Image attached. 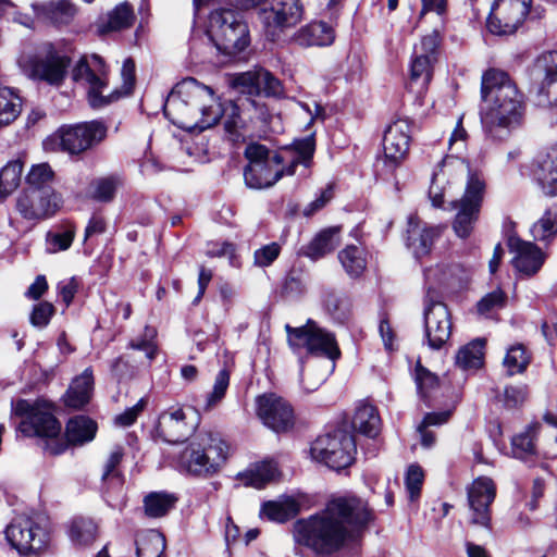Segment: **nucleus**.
Segmentation results:
<instances>
[{"label": "nucleus", "instance_id": "f257e3e1", "mask_svg": "<svg viewBox=\"0 0 557 557\" xmlns=\"http://www.w3.org/2000/svg\"><path fill=\"white\" fill-rule=\"evenodd\" d=\"M372 519L373 513L363 499L333 497L319 512L295 522V540L315 555L330 557L354 541Z\"/></svg>", "mask_w": 557, "mask_h": 557}, {"label": "nucleus", "instance_id": "f03ea898", "mask_svg": "<svg viewBox=\"0 0 557 557\" xmlns=\"http://www.w3.org/2000/svg\"><path fill=\"white\" fill-rule=\"evenodd\" d=\"M12 411L21 418L17 430L25 436L46 438L45 449L51 455L65 451L69 444L83 445L94 440L97 424L85 416H75L69 420L65 429L66 441L60 437L61 423L53 416L51 407L41 400L18 399L12 403Z\"/></svg>", "mask_w": 557, "mask_h": 557}, {"label": "nucleus", "instance_id": "7ed1b4c3", "mask_svg": "<svg viewBox=\"0 0 557 557\" xmlns=\"http://www.w3.org/2000/svg\"><path fill=\"white\" fill-rule=\"evenodd\" d=\"M481 98L488 103L481 113V123L487 138L493 141L507 139L512 129L521 125L525 104L523 95L507 73L487 70L481 82Z\"/></svg>", "mask_w": 557, "mask_h": 557}, {"label": "nucleus", "instance_id": "20e7f679", "mask_svg": "<svg viewBox=\"0 0 557 557\" xmlns=\"http://www.w3.org/2000/svg\"><path fill=\"white\" fill-rule=\"evenodd\" d=\"M315 151L314 135L295 139L282 147L268 162H257L246 166L244 177L250 188L262 189L273 186L283 175H293L296 166L308 168Z\"/></svg>", "mask_w": 557, "mask_h": 557}, {"label": "nucleus", "instance_id": "39448f33", "mask_svg": "<svg viewBox=\"0 0 557 557\" xmlns=\"http://www.w3.org/2000/svg\"><path fill=\"white\" fill-rule=\"evenodd\" d=\"M121 75L122 87L104 95V90L108 88V73L101 57L92 54L82 58L72 73L75 82L87 85L88 103L94 109L104 108L132 92L135 84V62L131 58L124 60Z\"/></svg>", "mask_w": 557, "mask_h": 557}, {"label": "nucleus", "instance_id": "423d86ee", "mask_svg": "<svg viewBox=\"0 0 557 557\" xmlns=\"http://www.w3.org/2000/svg\"><path fill=\"white\" fill-rule=\"evenodd\" d=\"M228 455V445L219 433H199L180 456V465L198 476L213 475L220 471Z\"/></svg>", "mask_w": 557, "mask_h": 557}, {"label": "nucleus", "instance_id": "0eeeda50", "mask_svg": "<svg viewBox=\"0 0 557 557\" xmlns=\"http://www.w3.org/2000/svg\"><path fill=\"white\" fill-rule=\"evenodd\" d=\"M207 36L218 52L226 57H235L250 45L247 23L238 13L227 9L210 13Z\"/></svg>", "mask_w": 557, "mask_h": 557}, {"label": "nucleus", "instance_id": "6e6552de", "mask_svg": "<svg viewBox=\"0 0 557 557\" xmlns=\"http://www.w3.org/2000/svg\"><path fill=\"white\" fill-rule=\"evenodd\" d=\"M178 92L186 96L190 114V126L200 131L215 125L222 117V104L214 97L211 87L188 77L178 83Z\"/></svg>", "mask_w": 557, "mask_h": 557}, {"label": "nucleus", "instance_id": "1a4fd4ad", "mask_svg": "<svg viewBox=\"0 0 557 557\" xmlns=\"http://www.w3.org/2000/svg\"><path fill=\"white\" fill-rule=\"evenodd\" d=\"M356 450L354 435L342 429L320 435L310 448L314 460L336 471L352 463Z\"/></svg>", "mask_w": 557, "mask_h": 557}, {"label": "nucleus", "instance_id": "9d476101", "mask_svg": "<svg viewBox=\"0 0 557 557\" xmlns=\"http://www.w3.org/2000/svg\"><path fill=\"white\" fill-rule=\"evenodd\" d=\"M485 194V181L481 174L469 171L466 190L461 199L451 201L457 211L453 228L458 237L467 238L479 219Z\"/></svg>", "mask_w": 557, "mask_h": 557}, {"label": "nucleus", "instance_id": "9b49d317", "mask_svg": "<svg viewBox=\"0 0 557 557\" xmlns=\"http://www.w3.org/2000/svg\"><path fill=\"white\" fill-rule=\"evenodd\" d=\"M304 14L299 0H264L257 18L265 36L275 41L286 29L301 22Z\"/></svg>", "mask_w": 557, "mask_h": 557}, {"label": "nucleus", "instance_id": "f8f14e48", "mask_svg": "<svg viewBox=\"0 0 557 557\" xmlns=\"http://www.w3.org/2000/svg\"><path fill=\"white\" fill-rule=\"evenodd\" d=\"M285 329L292 348H306L310 355L326 357L330 360L339 356L334 335L320 327L313 320H308L300 327L286 324Z\"/></svg>", "mask_w": 557, "mask_h": 557}, {"label": "nucleus", "instance_id": "ddd939ff", "mask_svg": "<svg viewBox=\"0 0 557 557\" xmlns=\"http://www.w3.org/2000/svg\"><path fill=\"white\" fill-rule=\"evenodd\" d=\"M442 41L440 30L423 36L420 44L413 48L410 61V86L419 91L428 88L433 77L434 65L438 58V48Z\"/></svg>", "mask_w": 557, "mask_h": 557}, {"label": "nucleus", "instance_id": "4468645a", "mask_svg": "<svg viewBox=\"0 0 557 557\" xmlns=\"http://www.w3.org/2000/svg\"><path fill=\"white\" fill-rule=\"evenodd\" d=\"M5 537L20 554H38L45 550L50 542L49 532L27 516L13 519L5 529Z\"/></svg>", "mask_w": 557, "mask_h": 557}, {"label": "nucleus", "instance_id": "2eb2a0df", "mask_svg": "<svg viewBox=\"0 0 557 557\" xmlns=\"http://www.w3.org/2000/svg\"><path fill=\"white\" fill-rule=\"evenodd\" d=\"M108 127L101 121L62 126L57 132L60 146L70 154H79L99 144L107 136Z\"/></svg>", "mask_w": 557, "mask_h": 557}, {"label": "nucleus", "instance_id": "dca6fc26", "mask_svg": "<svg viewBox=\"0 0 557 557\" xmlns=\"http://www.w3.org/2000/svg\"><path fill=\"white\" fill-rule=\"evenodd\" d=\"M62 197L53 188H26L16 200V210L29 221L51 218L61 208Z\"/></svg>", "mask_w": 557, "mask_h": 557}, {"label": "nucleus", "instance_id": "f3484780", "mask_svg": "<svg viewBox=\"0 0 557 557\" xmlns=\"http://www.w3.org/2000/svg\"><path fill=\"white\" fill-rule=\"evenodd\" d=\"M531 0H496L487 18V27L495 35H511L530 12Z\"/></svg>", "mask_w": 557, "mask_h": 557}, {"label": "nucleus", "instance_id": "a211bd4d", "mask_svg": "<svg viewBox=\"0 0 557 557\" xmlns=\"http://www.w3.org/2000/svg\"><path fill=\"white\" fill-rule=\"evenodd\" d=\"M424 325L430 348L441 349L450 338V313L445 304L433 298L431 290L425 297Z\"/></svg>", "mask_w": 557, "mask_h": 557}, {"label": "nucleus", "instance_id": "6ab92c4d", "mask_svg": "<svg viewBox=\"0 0 557 557\" xmlns=\"http://www.w3.org/2000/svg\"><path fill=\"white\" fill-rule=\"evenodd\" d=\"M257 412L263 424L276 433L289 431L294 426V410L282 397L264 394L257 398Z\"/></svg>", "mask_w": 557, "mask_h": 557}, {"label": "nucleus", "instance_id": "aec40b11", "mask_svg": "<svg viewBox=\"0 0 557 557\" xmlns=\"http://www.w3.org/2000/svg\"><path fill=\"white\" fill-rule=\"evenodd\" d=\"M496 496V486L492 479L480 476L468 488V502L471 510L470 522L491 529L490 507Z\"/></svg>", "mask_w": 557, "mask_h": 557}, {"label": "nucleus", "instance_id": "412c9836", "mask_svg": "<svg viewBox=\"0 0 557 557\" xmlns=\"http://www.w3.org/2000/svg\"><path fill=\"white\" fill-rule=\"evenodd\" d=\"M533 72L541 81L536 103L540 107L557 106V51L542 53L536 59Z\"/></svg>", "mask_w": 557, "mask_h": 557}, {"label": "nucleus", "instance_id": "4be33fe9", "mask_svg": "<svg viewBox=\"0 0 557 557\" xmlns=\"http://www.w3.org/2000/svg\"><path fill=\"white\" fill-rule=\"evenodd\" d=\"M194 413L193 408L188 412L183 408H171L159 416L156 432L163 442L177 444L188 438L195 430V421H187Z\"/></svg>", "mask_w": 557, "mask_h": 557}, {"label": "nucleus", "instance_id": "5701e85b", "mask_svg": "<svg viewBox=\"0 0 557 557\" xmlns=\"http://www.w3.org/2000/svg\"><path fill=\"white\" fill-rule=\"evenodd\" d=\"M411 139V125L408 120H397L387 126L383 137L385 162L392 170L406 158Z\"/></svg>", "mask_w": 557, "mask_h": 557}, {"label": "nucleus", "instance_id": "b1692460", "mask_svg": "<svg viewBox=\"0 0 557 557\" xmlns=\"http://www.w3.org/2000/svg\"><path fill=\"white\" fill-rule=\"evenodd\" d=\"M508 246L510 252L515 253L512 264L520 273L531 276L542 268L545 255L533 243L511 236Z\"/></svg>", "mask_w": 557, "mask_h": 557}, {"label": "nucleus", "instance_id": "393cba45", "mask_svg": "<svg viewBox=\"0 0 557 557\" xmlns=\"http://www.w3.org/2000/svg\"><path fill=\"white\" fill-rule=\"evenodd\" d=\"M35 17L55 27L70 25L77 15V7L70 0H50L32 3Z\"/></svg>", "mask_w": 557, "mask_h": 557}, {"label": "nucleus", "instance_id": "a878e982", "mask_svg": "<svg viewBox=\"0 0 557 557\" xmlns=\"http://www.w3.org/2000/svg\"><path fill=\"white\" fill-rule=\"evenodd\" d=\"M459 170L461 173L467 170L470 171L463 161L453 157H446L437 165V169L432 174L431 185L429 188V197L435 207H441L444 202L446 194V185L448 184V175Z\"/></svg>", "mask_w": 557, "mask_h": 557}, {"label": "nucleus", "instance_id": "bb28decb", "mask_svg": "<svg viewBox=\"0 0 557 557\" xmlns=\"http://www.w3.org/2000/svg\"><path fill=\"white\" fill-rule=\"evenodd\" d=\"M250 108H257V102L249 98L230 101L225 108L222 107V115L225 114L224 131L231 141L244 140L242 129L245 127V120L242 115Z\"/></svg>", "mask_w": 557, "mask_h": 557}, {"label": "nucleus", "instance_id": "cd10ccee", "mask_svg": "<svg viewBox=\"0 0 557 557\" xmlns=\"http://www.w3.org/2000/svg\"><path fill=\"white\" fill-rule=\"evenodd\" d=\"M70 59L65 55L50 54L33 63L32 73L35 78L45 81L50 85H60L66 74Z\"/></svg>", "mask_w": 557, "mask_h": 557}, {"label": "nucleus", "instance_id": "c85d7f7f", "mask_svg": "<svg viewBox=\"0 0 557 557\" xmlns=\"http://www.w3.org/2000/svg\"><path fill=\"white\" fill-rule=\"evenodd\" d=\"M407 234V246L412 250L417 259L429 255L434 238L438 236L436 228L422 227L416 216H409Z\"/></svg>", "mask_w": 557, "mask_h": 557}, {"label": "nucleus", "instance_id": "c756f323", "mask_svg": "<svg viewBox=\"0 0 557 557\" xmlns=\"http://www.w3.org/2000/svg\"><path fill=\"white\" fill-rule=\"evenodd\" d=\"M335 39L332 26L324 22H313L295 33L293 40L302 47L330 46Z\"/></svg>", "mask_w": 557, "mask_h": 557}, {"label": "nucleus", "instance_id": "7c9ffc66", "mask_svg": "<svg viewBox=\"0 0 557 557\" xmlns=\"http://www.w3.org/2000/svg\"><path fill=\"white\" fill-rule=\"evenodd\" d=\"M534 175L546 195H557V146L537 162Z\"/></svg>", "mask_w": 557, "mask_h": 557}, {"label": "nucleus", "instance_id": "2f4dec72", "mask_svg": "<svg viewBox=\"0 0 557 557\" xmlns=\"http://www.w3.org/2000/svg\"><path fill=\"white\" fill-rule=\"evenodd\" d=\"M92 387V372L91 370L86 369L71 383L64 399L66 406L76 409L84 407L90 399Z\"/></svg>", "mask_w": 557, "mask_h": 557}, {"label": "nucleus", "instance_id": "473e14b6", "mask_svg": "<svg viewBox=\"0 0 557 557\" xmlns=\"http://www.w3.org/2000/svg\"><path fill=\"white\" fill-rule=\"evenodd\" d=\"M164 115L180 127L190 126V111L186 101V96L178 92V84L169 95L163 106Z\"/></svg>", "mask_w": 557, "mask_h": 557}, {"label": "nucleus", "instance_id": "72a5a7b5", "mask_svg": "<svg viewBox=\"0 0 557 557\" xmlns=\"http://www.w3.org/2000/svg\"><path fill=\"white\" fill-rule=\"evenodd\" d=\"M339 227L321 231L305 248L304 253L317 260L332 252L339 245Z\"/></svg>", "mask_w": 557, "mask_h": 557}, {"label": "nucleus", "instance_id": "f704fd0d", "mask_svg": "<svg viewBox=\"0 0 557 557\" xmlns=\"http://www.w3.org/2000/svg\"><path fill=\"white\" fill-rule=\"evenodd\" d=\"M351 425L355 431L368 437H375L381 426V419L376 408L368 404L358 406Z\"/></svg>", "mask_w": 557, "mask_h": 557}, {"label": "nucleus", "instance_id": "c9c22d12", "mask_svg": "<svg viewBox=\"0 0 557 557\" xmlns=\"http://www.w3.org/2000/svg\"><path fill=\"white\" fill-rule=\"evenodd\" d=\"M322 302L325 311L337 323H345L351 311V304L349 298L343 293L326 289L322 295Z\"/></svg>", "mask_w": 557, "mask_h": 557}, {"label": "nucleus", "instance_id": "e433bc0d", "mask_svg": "<svg viewBox=\"0 0 557 557\" xmlns=\"http://www.w3.org/2000/svg\"><path fill=\"white\" fill-rule=\"evenodd\" d=\"M299 504L294 498L270 500L262 505L261 515L271 521L285 522L299 513Z\"/></svg>", "mask_w": 557, "mask_h": 557}, {"label": "nucleus", "instance_id": "4c0bfd02", "mask_svg": "<svg viewBox=\"0 0 557 557\" xmlns=\"http://www.w3.org/2000/svg\"><path fill=\"white\" fill-rule=\"evenodd\" d=\"M330 374L329 362L325 360H315L309 363L300 371V384L306 393L317 391L327 379Z\"/></svg>", "mask_w": 557, "mask_h": 557}, {"label": "nucleus", "instance_id": "58836bf2", "mask_svg": "<svg viewBox=\"0 0 557 557\" xmlns=\"http://www.w3.org/2000/svg\"><path fill=\"white\" fill-rule=\"evenodd\" d=\"M338 259L346 273L351 277L360 276L367 267V252L357 245H347L338 253Z\"/></svg>", "mask_w": 557, "mask_h": 557}, {"label": "nucleus", "instance_id": "ea45409f", "mask_svg": "<svg viewBox=\"0 0 557 557\" xmlns=\"http://www.w3.org/2000/svg\"><path fill=\"white\" fill-rule=\"evenodd\" d=\"M22 110L20 95L10 87L0 85V126L14 122Z\"/></svg>", "mask_w": 557, "mask_h": 557}, {"label": "nucleus", "instance_id": "a19ab883", "mask_svg": "<svg viewBox=\"0 0 557 557\" xmlns=\"http://www.w3.org/2000/svg\"><path fill=\"white\" fill-rule=\"evenodd\" d=\"M177 497L166 492H151L144 498V509L146 516L150 518H161L174 508Z\"/></svg>", "mask_w": 557, "mask_h": 557}, {"label": "nucleus", "instance_id": "79ce46f5", "mask_svg": "<svg viewBox=\"0 0 557 557\" xmlns=\"http://www.w3.org/2000/svg\"><path fill=\"white\" fill-rule=\"evenodd\" d=\"M485 339L476 338L461 347L456 355V364L461 369H478L483 364Z\"/></svg>", "mask_w": 557, "mask_h": 557}, {"label": "nucleus", "instance_id": "37998d69", "mask_svg": "<svg viewBox=\"0 0 557 557\" xmlns=\"http://www.w3.org/2000/svg\"><path fill=\"white\" fill-rule=\"evenodd\" d=\"M135 20L134 11L127 3L116 5L109 14L107 22L99 26L101 33L119 32L129 28Z\"/></svg>", "mask_w": 557, "mask_h": 557}, {"label": "nucleus", "instance_id": "c03bdc74", "mask_svg": "<svg viewBox=\"0 0 557 557\" xmlns=\"http://www.w3.org/2000/svg\"><path fill=\"white\" fill-rule=\"evenodd\" d=\"M531 361V354L523 344H515L507 349L503 360L506 374L512 376L523 373Z\"/></svg>", "mask_w": 557, "mask_h": 557}, {"label": "nucleus", "instance_id": "a18cd8bd", "mask_svg": "<svg viewBox=\"0 0 557 557\" xmlns=\"http://www.w3.org/2000/svg\"><path fill=\"white\" fill-rule=\"evenodd\" d=\"M540 429L539 423L529 425L527 430L516 435L511 441L512 454L516 458L524 460L530 456L535 455V437L537 430Z\"/></svg>", "mask_w": 557, "mask_h": 557}, {"label": "nucleus", "instance_id": "49530a36", "mask_svg": "<svg viewBox=\"0 0 557 557\" xmlns=\"http://www.w3.org/2000/svg\"><path fill=\"white\" fill-rule=\"evenodd\" d=\"M98 527L87 518H75L70 527L69 535L76 545L86 546L91 544L97 537Z\"/></svg>", "mask_w": 557, "mask_h": 557}, {"label": "nucleus", "instance_id": "de8ad7c7", "mask_svg": "<svg viewBox=\"0 0 557 557\" xmlns=\"http://www.w3.org/2000/svg\"><path fill=\"white\" fill-rule=\"evenodd\" d=\"M23 162L20 159L9 161L0 171V195L8 196L21 182Z\"/></svg>", "mask_w": 557, "mask_h": 557}, {"label": "nucleus", "instance_id": "09e8293b", "mask_svg": "<svg viewBox=\"0 0 557 557\" xmlns=\"http://www.w3.org/2000/svg\"><path fill=\"white\" fill-rule=\"evenodd\" d=\"M535 240H548L557 234V205L549 207L531 228Z\"/></svg>", "mask_w": 557, "mask_h": 557}, {"label": "nucleus", "instance_id": "8fccbe9b", "mask_svg": "<svg viewBox=\"0 0 557 557\" xmlns=\"http://www.w3.org/2000/svg\"><path fill=\"white\" fill-rule=\"evenodd\" d=\"M75 236L73 226H60L47 233L46 243L47 251L54 253L66 250L71 247Z\"/></svg>", "mask_w": 557, "mask_h": 557}, {"label": "nucleus", "instance_id": "3c124183", "mask_svg": "<svg viewBox=\"0 0 557 557\" xmlns=\"http://www.w3.org/2000/svg\"><path fill=\"white\" fill-rule=\"evenodd\" d=\"M276 474V463L273 461H264L257 465L253 470L246 472L244 478L247 485L253 486L256 488H262L267 483L274 480Z\"/></svg>", "mask_w": 557, "mask_h": 557}, {"label": "nucleus", "instance_id": "603ef678", "mask_svg": "<svg viewBox=\"0 0 557 557\" xmlns=\"http://www.w3.org/2000/svg\"><path fill=\"white\" fill-rule=\"evenodd\" d=\"M156 336V329L147 325L144 330L143 335L132 339L128 343L129 348L135 350H141L145 352L147 364H149L156 358L158 351Z\"/></svg>", "mask_w": 557, "mask_h": 557}, {"label": "nucleus", "instance_id": "864d4df0", "mask_svg": "<svg viewBox=\"0 0 557 557\" xmlns=\"http://www.w3.org/2000/svg\"><path fill=\"white\" fill-rule=\"evenodd\" d=\"M54 173L47 163L33 165L26 176L27 188H52Z\"/></svg>", "mask_w": 557, "mask_h": 557}, {"label": "nucleus", "instance_id": "5fc2aeb1", "mask_svg": "<svg viewBox=\"0 0 557 557\" xmlns=\"http://www.w3.org/2000/svg\"><path fill=\"white\" fill-rule=\"evenodd\" d=\"M119 185L120 180L115 176L95 180L90 185L92 188V198L102 202L111 201Z\"/></svg>", "mask_w": 557, "mask_h": 557}, {"label": "nucleus", "instance_id": "6e6d98bb", "mask_svg": "<svg viewBox=\"0 0 557 557\" xmlns=\"http://www.w3.org/2000/svg\"><path fill=\"white\" fill-rule=\"evenodd\" d=\"M164 548V537L158 532H152L137 545L136 553L137 557H162Z\"/></svg>", "mask_w": 557, "mask_h": 557}, {"label": "nucleus", "instance_id": "4d7b16f0", "mask_svg": "<svg viewBox=\"0 0 557 557\" xmlns=\"http://www.w3.org/2000/svg\"><path fill=\"white\" fill-rule=\"evenodd\" d=\"M259 71L260 69H256L236 75L233 79V86L242 94L260 95Z\"/></svg>", "mask_w": 557, "mask_h": 557}, {"label": "nucleus", "instance_id": "13d9d810", "mask_svg": "<svg viewBox=\"0 0 557 557\" xmlns=\"http://www.w3.org/2000/svg\"><path fill=\"white\" fill-rule=\"evenodd\" d=\"M228 385L230 372L226 369H222L214 379L212 392L207 395L205 404L206 410L212 409L224 398Z\"/></svg>", "mask_w": 557, "mask_h": 557}, {"label": "nucleus", "instance_id": "bf43d9fd", "mask_svg": "<svg viewBox=\"0 0 557 557\" xmlns=\"http://www.w3.org/2000/svg\"><path fill=\"white\" fill-rule=\"evenodd\" d=\"M414 381L418 393L422 398H428L429 394L437 387L438 379L420 363L416 367Z\"/></svg>", "mask_w": 557, "mask_h": 557}, {"label": "nucleus", "instance_id": "052dcab7", "mask_svg": "<svg viewBox=\"0 0 557 557\" xmlns=\"http://www.w3.org/2000/svg\"><path fill=\"white\" fill-rule=\"evenodd\" d=\"M507 301L506 294L497 288L486 294L476 305L478 311L481 314H486L493 310H498L505 307Z\"/></svg>", "mask_w": 557, "mask_h": 557}, {"label": "nucleus", "instance_id": "680f3d73", "mask_svg": "<svg viewBox=\"0 0 557 557\" xmlns=\"http://www.w3.org/2000/svg\"><path fill=\"white\" fill-rule=\"evenodd\" d=\"M423 479L422 468L419 465H410L406 473L405 484L411 500L419 496Z\"/></svg>", "mask_w": 557, "mask_h": 557}, {"label": "nucleus", "instance_id": "e2e57ef3", "mask_svg": "<svg viewBox=\"0 0 557 557\" xmlns=\"http://www.w3.org/2000/svg\"><path fill=\"white\" fill-rule=\"evenodd\" d=\"M260 95L267 97H278L283 92L281 82L269 71L261 69L259 71Z\"/></svg>", "mask_w": 557, "mask_h": 557}, {"label": "nucleus", "instance_id": "0e129e2a", "mask_svg": "<svg viewBox=\"0 0 557 557\" xmlns=\"http://www.w3.org/2000/svg\"><path fill=\"white\" fill-rule=\"evenodd\" d=\"M53 312L54 307L50 302L42 301L35 305L29 318L32 325L38 329L46 327L49 324Z\"/></svg>", "mask_w": 557, "mask_h": 557}, {"label": "nucleus", "instance_id": "69168bd1", "mask_svg": "<svg viewBox=\"0 0 557 557\" xmlns=\"http://www.w3.org/2000/svg\"><path fill=\"white\" fill-rule=\"evenodd\" d=\"M124 457V449L122 446H114L110 451L103 467L101 479L106 481L109 478H117L120 475L119 466Z\"/></svg>", "mask_w": 557, "mask_h": 557}, {"label": "nucleus", "instance_id": "338daca9", "mask_svg": "<svg viewBox=\"0 0 557 557\" xmlns=\"http://www.w3.org/2000/svg\"><path fill=\"white\" fill-rule=\"evenodd\" d=\"M527 396L525 385L507 386L504 391L503 403L507 408H517L525 401Z\"/></svg>", "mask_w": 557, "mask_h": 557}, {"label": "nucleus", "instance_id": "774afa93", "mask_svg": "<svg viewBox=\"0 0 557 557\" xmlns=\"http://www.w3.org/2000/svg\"><path fill=\"white\" fill-rule=\"evenodd\" d=\"M281 252V247L276 243L263 246L255 251V263L259 267L270 265Z\"/></svg>", "mask_w": 557, "mask_h": 557}]
</instances>
